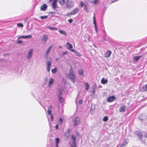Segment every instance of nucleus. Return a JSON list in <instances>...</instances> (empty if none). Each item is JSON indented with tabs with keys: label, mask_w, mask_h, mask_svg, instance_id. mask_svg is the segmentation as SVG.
I'll list each match as a JSON object with an SVG mask.
<instances>
[{
	"label": "nucleus",
	"mask_w": 147,
	"mask_h": 147,
	"mask_svg": "<svg viewBox=\"0 0 147 147\" xmlns=\"http://www.w3.org/2000/svg\"><path fill=\"white\" fill-rule=\"evenodd\" d=\"M33 49H32L29 50L28 53L27 55V58L28 59H30L32 57Z\"/></svg>",
	"instance_id": "obj_5"
},
{
	"label": "nucleus",
	"mask_w": 147,
	"mask_h": 147,
	"mask_svg": "<svg viewBox=\"0 0 147 147\" xmlns=\"http://www.w3.org/2000/svg\"><path fill=\"white\" fill-rule=\"evenodd\" d=\"M51 64V61H48L46 63L47 70L49 72L50 71V67Z\"/></svg>",
	"instance_id": "obj_6"
},
{
	"label": "nucleus",
	"mask_w": 147,
	"mask_h": 147,
	"mask_svg": "<svg viewBox=\"0 0 147 147\" xmlns=\"http://www.w3.org/2000/svg\"><path fill=\"white\" fill-rule=\"evenodd\" d=\"M59 122L61 123H62L63 121L61 118L59 119Z\"/></svg>",
	"instance_id": "obj_45"
},
{
	"label": "nucleus",
	"mask_w": 147,
	"mask_h": 147,
	"mask_svg": "<svg viewBox=\"0 0 147 147\" xmlns=\"http://www.w3.org/2000/svg\"><path fill=\"white\" fill-rule=\"evenodd\" d=\"M3 60V59L0 58V61H1Z\"/></svg>",
	"instance_id": "obj_52"
},
{
	"label": "nucleus",
	"mask_w": 147,
	"mask_h": 147,
	"mask_svg": "<svg viewBox=\"0 0 147 147\" xmlns=\"http://www.w3.org/2000/svg\"><path fill=\"white\" fill-rule=\"evenodd\" d=\"M58 99L60 101V102L61 103H62L64 101V99L61 96H59L58 97Z\"/></svg>",
	"instance_id": "obj_27"
},
{
	"label": "nucleus",
	"mask_w": 147,
	"mask_h": 147,
	"mask_svg": "<svg viewBox=\"0 0 147 147\" xmlns=\"http://www.w3.org/2000/svg\"><path fill=\"white\" fill-rule=\"evenodd\" d=\"M80 122V119L78 117H76L75 119L74 125H77Z\"/></svg>",
	"instance_id": "obj_12"
},
{
	"label": "nucleus",
	"mask_w": 147,
	"mask_h": 147,
	"mask_svg": "<svg viewBox=\"0 0 147 147\" xmlns=\"http://www.w3.org/2000/svg\"><path fill=\"white\" fill-rule=\"evenodd\" d=\"M137 134L138 138L140 139H141L142 137V133L140 132H138Z\"/></svg>",
	"instance_id": "obj_22"
},
{
	"label": "nucleus",
	"mask_w": 147,
	"mask_h": 147,
	"mask_svg": "<svg viewBox=\"0 0 147 147\" xmlns=\"http://www.w3.org/2000/svg\"><path fill=\"white\" fill-rule=\"evenodd\" d=\"M22 42H23L21 40H18L17 42V43H22Z\"/></svg>",
	"instance_id": "obj_46"
},
{
	"label": "nucleus",
	"mask_w": 147,
	"mask_h": 147,
	"mask_svg": "<svg viewBox=\"0 0 147 147\" xmlns=\"http://www.w3.org/2000/svg\"><path fill=\"white\" fill-rule=\"evenodd\" d=\"M57 71V69L56 68H54L52 70V72L53 73H55Z\"/></svg>",
	"instance_id": "obj_38"
},
{
	"label": "nucleus",
	"mask_w": 147,
	"mask_h": 147,
	"mask_svg": "<svg viewBox=\"0 0 147 147\" xmlns=\"http://www.w3.org/2000/svg\"><path fill=\"white\" fill-rule=\"evenodd\" d=\"M32 38V36L30 34L29 35H28L27 36H21L20 37L18 38Z\"/></svg>",
	"instance_id": "obj_15"
},
{
	"label": "nucleus",
	"mask_w": 147,
	"mask_h": 147,
	"mask_svg": "<svg viewBox=\"0 0 147 147\" xmlns=\"http://www.w3.org/2000/svg\"><path fill=\"white\" fill-rule=\"evenodd\" d=\"M127 142L126 141H125L123 142V144L120 146V147H123L124 146H125L127 145Z\"/></svg>",
	"instance_id": "obj_30"
},
{
	"label": "nucleus",
	"mask_w": 147,
	"mask_h": 147,
	"mask_svg": "<svg viewBox=\"0 0 147 147\" xmlns=\"http://www.w3.org/2000/svg\"><path fill=\"white\" fill-rule=\"evenodd\" d=\"M55 127L57 129H58V127H59V125L58 124L56 125H55Z\"/></svg>",
	"instance_id": "obj_48"
},
{
	"label": "nucleus",
	"mask_w": 147,
	"mask_h": 147,
	"mask_svg": "<svg viewBox=\"0 0 147 147\" xmlns=\"http://www.w3.org/2000/svg\"><path fill=\"white\" fill-rule=\"evenodd\" d=\"M49 14L50 15L51 14L52 15H54L55 14V13L54 12L52 11L49 12Z\"/></svg>",
	"instance_id": "obj_42"
},
{
	"label": "nucleus",
	"mask_w": 147,
	"mask_h": 147,
	"mask_svg": "<svg viewBox=\"0 0 147 147\" xmlns=\"http://www.w3.org/2000/svg\"><path fill=\"white\" fill-rule=\"evenodd\" d=\"M59 48H61V46H59Z\"/></svg>",
	"instance_id": "obj_54"
},
{
	"label": "nucleus",
	"mask_w": 147,
	"mask_h": 147,
	"mask_svg": "<svg viewBox=\"0 0 147 147\" xmlns=\"http://www.w3.org/2000/svg\"><path fill=\"white\" fill-rule=\"evenodd\" d=\"M47 5L45 4H44L41 6L40 9L42 11H44L47 9Z\"/></svg>",
	"instance_id": "obj_14"
},
{
	"label": "nucleus",
	"mask_w": 147,
	"mask_h": 147,
	"mask_svg": "<svg viewBox=\"0 0 147 147\" xmlns=\"http://www.w3.org/2000/svg\"><path fill=\"white\" fill-rule=\"evenodd\" d=\"M97 86L96 84L94 82L93 83V88H97Z\"/></svg>",
	"instance_id": "obj_40"
},
{
	"label": "nucleus",
	"mask_w": 147,
	"mask_h": 147,
	"mask_svg": "<svg viewBox=\"0 0 147 147\" xmlns=\"http://www.w3.org/2000/svg\"><path fill=\"white\" fill-rule=\"evenodd\" d=\"M78 102L80 104H82V100H80Z\"/></svg>",
	"instance_id": "obj_47"
},
{
	"label": "nucleus",
	"mask_w": 147,
	"mask_h": 147,
	"mask_svg": "<svg viewBox=\"0 0 147 147\" xmlns=\"http://www.w3.org/2000/svg\"><path fill=\"white\" fill-rule=\"evenodd\" d=\"M108 120V118L107 116H105L103 119V121L105 122L107 121Z\"/></svg>",
	"instance_id": "obj_33"
},
{
	"label": "nucleus",
	"mask_w": 147,
	"mask_h": 147,
	"mask_svg": "<svg viewBox=\"0 0 147 147\" xmlns=\"http://www.w3.org/2000/svg\"><path fill=\"white\" fill-rule=\"evenodd\" d=\"M144 136L146 138H147V133H146L145 134Z\"/></svg>",
	"instance_id": "obj_50"
},
{
	"label": "nucleus",
	"mask_w": 147,
	"mask_h": 147,
	"mask_svg": "<svg viewBox=\"0 0 147 147\" xmlns=\"http://www.w3.org/2000/svg\"><path fill=\"white\" fill-rule=\"evenodd\" d=\"M94 111H95V106H92L91 108L90 111V113L92 114H93L94 112Z\"/></svg>",
	"instance_id": "obj_20"
},
{
	"label": "nucleus",
	"mask_w": 147,
	"mask_h": 147,
	"mask_svg": "<svg viewBox=\"0 0 147 147\" xmlns=\"http://www.w3.org/2000/svg\"><path fill=\"white\" fill-rule=\"evenodd\" d=\"M141 57V56H134L133 58V60L134 61H138Z\"/></svg>",
	"instance_id": "obj_16"
},
{
	"label": "nucleus",
	"mask_w": 147,
	"mask_h": 147,
	"mask_svg": "<svg viewBox=\"0 0 147 147\" xmlns=\"http://www.w3.org/2000/svg\"><path fill=\"white\" fill-rule=\"evenodd\" d=\"M71 138L73 141H70L69 142V144L71 147H76V138L75 136L74 135H71Z\"/></svg>",
	"instance_id": "obj_2"
},
{
	"label": "nucleus",
	"mask_w": 147,
	"mask_h": 147,
	"mask_svg": "<svg viewBox=\"0 0 147 147\" xmlns=\"http://www.w3.org/2000/svg\"><path fill=\"white\" fill-rule=\"evenodd\" d=\"M60 59L59 58H57L55 59V61H58Z\"/></svg>",
	"instance_id": "obj_49"
},
{
	"label": "nucleus",
	"mask_w": 147,
	"mask_h": 147,
	"mask_svg": "<svg viewBox=\"0 0 147 147\" xmlns=\"http://www.w3.org/2000/svg\"><path fill=\"white\" fill-rule=\"evenodd\" d=\"M103 32H104V33H105V30H104V31H103Z\"/></svg>",
	"instance_id": "obj_53"
},
{
	"label": "nucleus",
	"mask_w": 147,
	"mask_h": 147,
	"mask_svg": "<svg viewBox=\"0 0 147 147\" xmlns=\"http://www.w3.org/2000/svg\"><path fill=\"white\" fill-rule=\"evenodd\" d=\"M48 38V36L47 35L45 34H43L42 40V42L43 44H45L47 41Z\"/></svg>",
	"instance_id": "obj_7"
},
{
	"label": "nucleus",
	"mask_w": 147,
	"mask_h": 147,
	"mask_svg": "<svg viewBox=\"0 0 147 147\" xmlns=\"http://www.w3.org/2000/svg\"><path fill=\"white\" fill-rule=\"evenodd\" d=\"M84 3L82 2H80V6L81 7H82L83 6H84Z\"/></svg>",
	"instance_id": "obj_43"
},
{
	"label": "nucleus",
	"mask_w": 147,
	"mask_h": 147,
	"mask_svg": "<svg viewBox=\"0 0 147 147\" xmlns=\"http://www.w3.org/2000/svg\"><path fill=\"white\" fill-rule=\"evenodd\" d=\"M68 22L70 23H71L73 22V20L72 19H69L68 20Z\"/></svg>",
	"instance_id": "obj_44"
},
{
	"label": "nucleus",
	"mask_w": 147,
	"mask_h": 147,
	"mask_svg": "<svg viewBox=\"0 0 147 147\" xmlns=\"http://www.w3.org/2000/svg\"><path fill=\"white\" fill-rule=\"evenodd\" d=\"M115 98V97L114 96H111L108 98L107 101L108 102H111L113 101Z\"/></svg>",
	"instance_id": "obj_11"
},
{
	"label": "nucleus",
	"mask_w": 147,
	"mask_h": 147,
	"mask_svg": "<svg viewBox=\"0 0 147 147\" xmlns=\"http://www.w3.org/2000/svg\"><path fill=\"white\" fill-rule=\"evenodd\" d=\"M48 114L49 115H51V121H52L53 120V115H51V110L49 108H48Z\"/></svg>",
	"instance_id": "obj_17"
},
{
	"label": "nucleus",
	"mask_w": 147,
	"mask_h": 147,
	"mask_svg": "<svg viewBox=\"0 0 147 147\" xmlns=\"http://www.w3.org/2000/svg\"><path fill=\"white\" fill-rule=\"evenodd\" d=\"M54 82V80L52 78H51L50 79V80L49 81V85H48L49 87H50V86L51 85H52L53 84V83Z\"/></svg>",
	"instance_id": "obj_21"
},
{
	"label": "nucleus",
	"mask_w": 147,
	"mask_h": 147,
	"mask_svg": "<svg viewBox=\"0 0 147 147\" xmlns=\"http://www.w3.org/2000/svg\"><path fill=\"white\" fill-rule=\"evenodd\" d=\"M66 77L67 78L70 79L73 83H75L76 81V76L73 70L71 68L68 74L66 75Z\"/></svg>",
	"instance_id": "obj_1"
},
{
	"label": "nucleus",
	"mask_w": 147,
	"mask_h": 147,
	"mask_svg": "<svg viewBox=\"0 0 147 147\" xmlns=\"http://www.w3.org/2000/svg\"><path fill=\"white\" fill-rule=\"evenodd\" d=\"M52 106L51 105H50L49 107L48 108H49L50 109H51V108H52Z\"/></svg>",
	"instance_id": "obj_51"
},
{
	"label": "nucleus",
	"mask_w": 147,
	"mask_h": 147,
	"mask_svg": "<svg viewBox=\"0 0 147 147\" xmlns=\"http://www.w3.org/2000/svg\"><path fill=\"white\" fill-rule=\"evenodd\" d=\"M53 45H51L47 49L45 54V57H47L49 55V53L51 50V49L53 47Z\"/></svg>",
	"instance_id": "obj_9"
},
{
	"label": "nucleus",
	"mask_w": 147,
	"mask_h": 147,
	"mask_svg": "<svg viewBox=\"0 0 147 147\" xmlns=\"http://www.w3.org/2000/svg\"><path fill=\"white\" fill-rule=\"evenodd\" d=\"M108 80L107 79H105L104 78H102L101 80V83L103 84H105L107 83Z\"/></svg>",
	"instance_id": "obj_23"
},
{
	"label": "nucleus",
	"mask_w": 147,
	"mask_h": 147,
	"mask_svg": "<svg viewBox=\"0 0 147 147\" xmlns=\"http://www.w3.org/2000/svg\"><path fill=\"white\" fill-rule=\"evenodd\" d=\"M93 23L94 24V28L96 31V33L98 32V28L96 25V21L95 16V14H94L93 16Z\"/></svg>",
	"instance_id": "obj_8"
},
{
	"label": "nucleus",
	"mask_w": 147,
	"mask_h": 147,
	"mask_svg": "<svg viewBox=\"0 0 147 147\" xmlns=\"http://www.w3.org/2000/svg\"><path fill=\"white\" fill-rule=\"evenodd\" d=\"M62 94V92L61 90H59L58 93V97L61 96Z\"/></svg>",
	"instance_id": "obj_37"
},
{
	"label": "nucleus",
	"mask_w": 147,
	"mask_h": 147,
	"mask_svg": "<svg viewBox=\"0 0 147 147\" xmlns=\"http://www.w3.org/2000/svg\"><path fill=\"white\" fill-rule=\"evenodd\" d=\"M71 51L72 52H73L74 53H75L76 55L77 56H79L80 55L79 53L78 52L75 50L72 49V50H71Z\"/></svg>",
	"instance_id": "obj_25"
},
{
	"label": "nucleus",
	"mask_w": 147,
	"mask_h": 147,
	"mask_svg": "<svg viewBox=\"0 0 147 147\" xmlns=\"http://www.w3.org/2000/svg\"><path fill=\"white\" fill-rule=\"evenodd\" d=\"M98 1V0H91L90 2L94 4H96Z\"/></svg>",
	"instance_id": "obj_28"
},
{
	"label": "nucleus",
	"mask_w": 147,
	"mask_h": 147,
	"mask_svg": "<svg viewBox=\"0 0 147 147\" xmlns=\"http://www.w3.org/2000/svg\"><path fill=\"white\" fill-rule=\"evenodd\" d=\"M68 52L67 51L64 52H63L61 55V57H63L64 56V55L66 54Z\"/></svg>",
	"instance_id": "obj_35"
},
{
	"label": "nucleus",
	"mask_w": 147,
	"mask_h": 147,
	"mask_svg": "<svg viewBox=\"0 0 147 147\" xmlns=\"http://www.w3.org/2000/svg\"><path fill=\"white\" fill-rule=\"evenodd\" d=\"M59 138H57L56 139V143L55 146L56 147H58V143L59 142Z\"/></svg>",
	"instance_id": "obj_29"
},
{
	"label": "nucleus",
	"mask_w": 147,
	"mask_h": 147,
	"mask_svg": "<svg viewBox=\"0 0 147 147\" xmlns=\"http://www.w3.org/2000/svg\"><path fill=\"white\" fill-rule=\"evenodd\" d=\"M126 110V106L124 105H122L120 107L119 109V111L120 112H123Z\"/></svg>",
	"instance_id": "obj_10"
},
{
	"label": "nucleus",
	"mask_w": 147,
	"mask_h": 147,
	"mask_svg": "<svg viewBox=\"0 0 147 147\" xmlns=\"http://www.w3.org/2000/svg\"><path fill=\"white\" fill-rule=\"evenodd\" d=\"M78 10H79L77 8H75L70 12L68 13L67 14V15L68 16H69L70 15L75 14L78 13Z\"/></svg>",
	"instance_id": "obj_4"
},
{
	"label": "nucleus",
	"mask_w": 147,
	"mask_h": 147,
	"mask_svg": "<svg viewBox=\"0 0 147 147\" xmlns=\"http://www.w3.org/2000/svg\"><path fill=\"white\" fill-rule=\"evenodd\" d=\"M111 54V52L109 50H108L107 52L105 53V57L108 58L110 57Z\"/></svg>",
	"instance_id": "obj_13"
},
{
	"label": "nucleus",
	"mask_w": 147,
	"mask_h": 147,
	"mask_svg": "<svg viewBox=\"0 0 147 147\" xmlns=\"http://www.w3.org/2000/svg\"><path fill=\"white\" fill-rule=\"evenodd\" d=\"M61 34H63V35L66 36L67 35L66 32L63 30H59L58 31Z\"/></svg>",
	"instance_id": "obj_18"
},
{
	"label": "nucleus",
	"mask_w": 147,
	"mask_h": 147,
	"mask_svg": "<svg viewBox=\"0 0 147 147\" xmlns=\"http://www.w3.org/2000/svg\"><path fill=\"white\" fill-rule=\"evenodd\" d=\"M84 9L88 13L89 12V11L88 9L87 6L86 4L84 5Z\"/></svg>",
	"instance_id": "obj_31"
},
{
	"label": "nucleus",
	"mask_w": 147,
	"mask_h": 147,
	"mask_svg": "<svg viewBox=\"0 0 147 147\" xmlns=\"http://www.w3.org/2000/svg\"><path fill=\"white\" fill-rule=\"evenodd\" d=\"M78 72L80 75H83V71L82 70H79L78 71Z\"/></svg>",
	"instance_id": "obj_34"
},
{
	"label": "nucleus",
	"mask_w": 147,
	"mask_h": 147,
	"mask_svg": "<svg viewBox=\"0 0 147 147\" xmlns=\"http://www.w3.org/2000/svg\"><path fill=\"white\" fill-rule=\"evenodd\" d=\"M68 47L67 48V49L70 50H71V49L73 48V47L72 45L71 44L69 43V42H67L66 43Z\"/></svg>",
	"instance_id": "obj_19"
},
{
	"label": "nucleus",
	"mask_w": 147,
	"mask_h": 147,
	"mask_svg": "<svg viewBox=\"0 0 147 147\" xmlns=\"http://www.w3.org/2000/svg\"><path fill=\"white\" fill-rule=\"evenodd\" d=\"M68 1L69 0H59V2L61 5L67 4V7H71L73 5V3H72V5H70V2L68 3Z\"/></svg>",
	"instance_id": "obj_3"
},
{
	"label": "nucleus",
	"mask_w": 147,
	"mask_h": 147,
	"mask_svg": "<svg viewBox=\"0 0 147 147\" xmlns=\"http://www.w3.org/2000/svg\"><path fill=\"white\" fill-rule=\"evenodd\" d=\"M47 28H49L50 30H57V29L54 27H51L49 26H48L47 27Z\"/></svg>",
	"instance_id": "obj_26"
},
{
	"label": "nucleus",
	"mask_w": 147,
	"mask_h": 147,
	"mask_svg": "<svg viewBox=\"0 0 147 147\" xmlns=\"http://www.w3.org/2000/svg\"><path fill=\"white\" fill-rule=\"evenodd\" d=\"M45 110L46 111V109H45Z\"/></svg>",
	"instance_id": "obj_55"
},
{
	"label": "nucleus",
	"mask_w": 147,
	"mask_h": 147,
	"mask_svg": "<svg viewBox=\"0 0 147 147\" xmlns=\"http://www.w3.org/2000/svg\"><path fill=\"white\" fill-rule=\"evenodd\" d=\"M47 16H42L40 17V18L41 19L43 20L44 19L47 18Z\"/></svg>",
	"instance_id": "obj_36"
},
{
	"label": "nucleus",
	"mask_w": 147,
	"mask_h": 147,
	"mask_svg": "<svg viewBox=\"0 0 147 147\" xmlns=\"http://www.w3.org/2000/svg\"><path fill=\"white\" fill-rule=\"evenodd\" d=\"M85 84L86 85V90H88L89 88V85L88 83L87 82H86Z\"/></svg>",
	"instance_id": "obj_32"
},
{
	"label": "nucleus",
	"mask_w": 147,
	"mask_h": 147,
	"mask_svg": "<svg viewBox=\"0 0 147 147\" xmlns=\"http://www.w3.org/2000/svg\"><path fill=\"white\" fill-rule=\"evenodd\" d=\"M142 90L143 91H147V84L144 85L142 88Z\"/></svg>",
	"instance_id": "obj_24"
},
{
	"label": "nucleus",
	"mask_w": 147,
	"mask_h": 147,
	"mask_svg": "<svg viewBox=\"0 0 147 147\" xmlns=\"http://www.w3.org/2000/svg\"><path fill=\"white\" fill-rule=\"evenodd\" d=\"M96 88H93L92 89V92L93 93V94H94L95 92V90L96 89Z\"/></svg>",
	"instance_id": "obj_41"
},
{
	"label": "nucleus",
	"mask_w": 147,
	"mask_h": 147,
	"mask_svg": "<svg viewBox=\"0 0 147 147\" xmlns=\"http://www.w3.org/2000/svg\"><path fill=\"white\" fill-rule=\"evenodd\" d=\"M17 26L18 27H22L23 26V25L21 23H20L18 24H17Z\"/></svg>",
	"instance_id": "obj_39"
}]
</instances>
